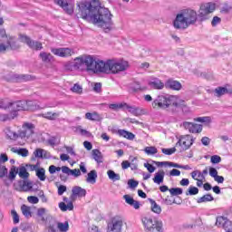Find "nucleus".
<instances>
[{
    "instance_id": "obj_4",
    "label": "nucleus",
    "mask_w": 232,
    "mask_h": 232,
    "mask_svg": "<svg viewBox=\"0 0 232 232\" xmlns=\"http://www.w3.org/2000/svg\"><path fill=\"white\" fill-rule=\"evenodd\" d=\"M184 106V101H179L175 95H159L152 102V108H160L161 110H168V108H180Z\"/></svg>"
},
{
    "instance_id": "obj_24",
    "label": "nucleus",
    "mask_w": 232,
    "mask_h": 232,
    "mask_svg": "<svg viewBox=\"0 0 232 232\" xmlns=\"http://www.w3.org/2000/svg\"><path fill=\"white\" fill-rule=\"evenodd\" d=\"M60 115L61 113L59 112L48 111V112L40 114V117H43L44 119H47V121H56L57 119H59Z\"/></svg>"
},
{
    "instance_id": "obj_1",
    "label": "nucleus",
    "mask_w": 232,
    "mask_h": 232,
    "mask_svg": "<svg viewBox=\"0 0 232 232\" xmlns=\"http://www.w3.org/2000/svg\"><path fill=\"white\" fill-rule=\"evenodd\" d=\"M82 66H86L88 72L97 73H121L128 70V61L124 60H95V58L89 54H84L74 59V70H82Z\"/></svg>"
},
{
    "instance_id": "obj_25",
    "label": "nucleus",
    "mask_w": 232,
    "mask_h": 232,
    "mask_svg": "<svg viewBox=\"0 0 232 232\" xmlns=\"http://www.w3.org/2000/svg\"><path fill=\"white\" fill-rule=\"evenodd\" d=\"M97 170L92 169L87 174L86 182L88 184H95L97 182Z\"/></svg>"
},
{
    "instance_id": "obj_50",
    "label": "nucleus",
    "mask_w": 232,
    "mask_h": 232,
    "mask_svg": "<svg viewBox=\"0 0 232 232\" xmlns=\"http://www.w3.org/2000/svg\"><path fill=\"white\" fill-rule=\"evenodd\" d=\"M45 214H46V208H40L37 209L36 215L41 218L42 222H46V218H44Z\"/></svg>"
},
{
    "instance_id": "obj_13",
    "label": "nucleus",
    "mask_w": 232,
    "mask_h": 232,
    "mask_svg": "<svg viewBox=\"0 0 232 232\" xmlns=\"http://www.w3.org/2000/svg\"><path fill=\"white\" fill-rule=\"evenodd\" d=\"M23 130L19 133L22 139L25 137L30 139V136L34 133V130H35V126L33 123H24L23 126Z\"/></svg>"
},
{
    "instance_id": "obj_5",
    "label": "nucleus",
    "mask_w": 232,
    "mask_h": 232,
    "mask_svg": "<svg viewBox=\"0 0 232 232\" xmlns=\"http://www.w3.org/2000/svg\"><path fill=\"white\" fill-rule=\"evenodd\" d=\"M216 5L213 2H208L206 4H202L198 12V21L199 23H204V21H208L211 19V14L215 12Z\"/></svg>"
},
{
    "instance_id": "obj_7",
    "label": "nucleus",
    "mask_w": 232,
    "mask_h": 232,
    "mask_svg": "<svg viewBox=\"0 0 232 232\" xmlns=\"http://www.w3.org/2000/svg\"><path fill=\"white\" fill-rule=\"evenodd\" d=\"M19 39L21 43L27 44L31 50H35L36 52L43 50V44L41 42L34 41L26 34H19Z\"/></svg>"
},
{
    "instance_id": "obj_37",
    "label": "nucleus",
    "mask_w": 232,
    "mask_h": 232,
    "mask_svg": "<svg viewBox=\"0 0 232 232\" xmlns=\"http://www.w3.org/2000/svg\"><path fill=\"white\" fill-rule=\"evenodd\" d=\"M92 159H94L98 164L102 163V152L97 149L92 150Z\"/></svg>"
},
{
    "instance_id": "obj_26",
    "label": "nucleus",
    "mask_w": 232,
    "mask_h": 232,
    "mask_svg": "<svg viewBox=\"0 0 232 232\" xmlns=\"http://www.w3.org/2000/svg\"><path fill=\"white\" fill-rule=\"evenodd\" d=\"M18 184L22 191H30L34 188V184L31 181L19 180Z\"/></svg>"
},
{
    "instance_id": "obj_18",
    "label": "nucleus",
    "mask_w": 232,
    "mask_h": 232,
    "mask_svg": "<svg viewBox=\"0 0 232 232\" xmlns=\"http://www.w3.org/2000/svg\"><path fill=\"white\" fill-rule=\"evenodd\" d=\"M75 197H79V198L86 197V189L79 186L73 187L72 189L71 198L74 199Z\"/></svg>"
},
{
    "instance_id": "obj_44",
    "label": "nucleus",
    "mask_w": 232,
    "mask_h": 232,
    "mask_svg": "<svg viewBox=\"0 0 232 232\" xmlns=\"http://www.w3.org/2000/svg\"><path fill=\"white\" fill-rule=\"evenodd\" d=\"M213 200H215V198H213L211 194H207L198 199V204H202V202H213Z\"/></svg>"
},
{
    "instance_id": "obj_30",
    "label": "nucleus",
    "mask_w": 232,
    "mask_h": 232,
    "mask_svg": "<svg viewBox=\"0 0 232 232\" xmlns=\"http://www.w3.org/2000/svg\"><path fill=\"white\" fill-rule=\"evenodd\" d=\"M40 59L42 60L43 63H51L53 61V55L50 53L46 52H41L39 54Z\"/></svg>"
},
{
    "instance_id": "obj_45",
    "label": "nucleus",
    "mask_w": 232,
    "mask_h": 232,
    "mask_svg": "<svg viewBox=\"0 0 232 232\" xmlns=\"http://www.w3.org/2000/svg\"><path fill=\"white\" fill-rule=\"evenodd\" d=\"M5 134H6V137L11 140H15L19 137V135H17L16 132L12 131L10 128L5 129Z\"/></svg>"
},
{
    "instance_id": "obj_47",
    "label": "nucleus",
    "mask_w": 232,
    "mask_h": 232,
    "mask_svg": "<svg viewBox=\"0 0 232 232\" xmlns=\"http://www.w3.org/2000/svg\"><path fill=\"white\" fill-rule=\"evenodd\" d=\"M126 103H111L109 105L110 110H113V111H119V110H122L125 108Z\"/></svg>"
},
{
    "instance_id": "obj_53",
    "label": "nucleus",
    "mask_w": 232,
    "mask_h": 232,
    "mask_svg": "<svg viewBox=\"0 0 232 232\" xmlns=\"http://www.w3.org/2000/svg\"><path fill=\"white\" fill-rule=\"evenodd\" d=\"M71 92H73V93H78V95H81L82 93V86H81L78 83H75L72 88Z\"/></svg>"
},
{
    "instance_id": "obj_11",
    "label": "nucleus",
    "mask_w": 232,
    "mask_h": 232,
    "mask_svg": "<svg viewBox=\"0 0 232 232\" xmlns=\"http://www.w3.org/2000/svg\"><path fill=\"white\" fill-rule=\"evenodd\" d=\"M107 232H122V219L120 218H112L111 223L108 224Z\"/></svg>"
},
{
    "instance_id": "obj_6",
    "label": "nucleus",
    "mask_w": 232,
    "mask_h": 232,
    "mask_svg": "<svg viewBox=\"0 0 232 232\" xmlns=\"http://www.w3.org/2000/svg\"><path fill=\"white\" fill-rule=\"evenodd\" d=\"M141 222L146 232H162V221L153 219L151 217H144Z\"/></svg>"
},
{
    "instance_id": "obj_48",
    "label": "nucleus",
    "mask_w": 232,
    "mask_h": 232,
    "mask_svg": "<svg viewBox=\"0 0 232 232\" xmlns=\"http://www.w3.org/2000/svg\"><path fill=\"white\" fill-rule=\"evenodd\" d=\"M187 197L198 195V188L190 186L188 187V190L186 191Z\"/></svg>"
},
{
    "instance_id": "obj_43",
    "label": "nucleus",
    "mask_w": 232,
    "mask_h": 232,
    "mask_svg": "<svg viewBox=\"0 0 232 232\" xmlns=\"http://www.w3.org/2000/svg\"><path fill=\"white\" fill-rule=\"evenodd\" d=\"M57 228L61 232H66L70 229V225L68 224V221H65L64 223L58 222L56 223V229Z\"/></svg>"
},
{
    "instance_id": "obj_34",
    "label": "nucleus",
    "mask_w": 232,
    "mask_h": 232,
    "mask_svg": "<svg viewBox=\"0 0 232 232\" xmlns=\"http://www.w3.org/2000/svg\"><path fill=\"white\" fill-rule=\"evenodd\" d=\"M130 90L131 93H139V92H144V90H146V87H142L140 86V83H139L138 82H135L130 85Z\"/></svg>"
},
{
    "instance_id": "obj_27",
    "label": "nucleus",
    "mask_w": 232,
    "mask_h": 232,
    "mask_svg": "<svg viewBox=\"0 0 232 232\" xmlns=\"http://www.w3.org/2000/svg\"><path fill=\"white\" fill-rule=\"evenodd\" d=\"M44 226V232H57V223H39Z\"/></svg>"
},
{
    "instance_id": "obj_57",
    "label": "nucleus",
    "mask_w": 232,
    "mask_h": 232,
    "mask_svg": "<svg viewBox=\"0 0 232 232\" xmlns=\"http://www.w3.org/2000/svg\"><path fill=\"white\" fill-rule=\"evenodd\" d=\"M161 151L164 155H173V153L177 151V149L175 147L170 149H161Z\"/></svg>"
},
{
    "instance_id": "obj_36",
    "label": "nucleus",
    "mask_w": 232,
    "mask_h": 232,
    "mask_svg": "<svg viewBox=\"0 0 232 232\" xmlns=\"http://www.w3.org/2000/svg\"><path fill=\"white\" fill-rule=\"evenodd\" d=\"M150 205H151V211H153V213H156L157 215H160V213H162V208H160V206L159 204H157V202H155V200L149 198Z\"/></svg>"
},
{
    "instance_id": "obj_32",
    "label": "nucleus",
    "mask_w": 232,
    "mask_h": 232,
    "mask_svg": "<svg viewBox=\"0 0 232 232\" xmlns=\"http://www.w3.org/2000/svg\"><path fill=\"white\" fill-rule=\"evenodd\" d=\"M59 208L61 211H73V202L69 201L67 205L64 202H60Z\"/></svg>"
},
{
    "instance_id": "obj_51",
    "label": "nucleus",
    "mask_w": 232,
    "mask_h": 232,
    "mask_svg": "<svg viewBox=\"0 0 232 232\" xmlns=\"http://www.w3.org/2000/svg\"><path fill=\"white\" fill-rule=\"evenodd\" d=\"M144 151L147 155H155L158 153L159 150L155 147L150 146V147H146L144 149Z\"/></svg>"
},
{
    "instance_id": "obj_49",
    "label": "nucleus",
    "mask_w": 232,
    "mask_h": 232,
    "mask_svg": "<svg viewBox=\"0 0 232 232\" xmlns=\"http://www.w3.org/2000/svg\"><path fill=\"white\" fill-rule=\"evenodd\" d=\"M226 222H227V218L225 217H218L216 219V226H218V227H224V224H226Z\"/></svg>"
},
{
    "instance_id": "obj_41",
    "label": "nucleus",
    "mask_w": 232,
    "mask_h": 232,
    "mask_svg": "<svg viewBox=\"0 0 232 232\" xmlns=\"http://www.w3.org/2000/svg\"><path fill=\"white\" fill-rule=\"evenodd\" d=\"M107 175L110 180H112L113 182L117 180H121V175L118 173H115V171H113L112 169L108 170Z\"/></svg>"
},
{
    "instance_id": "obj_23",
    "label": "nucleus",
    "mask_w": 232,
    "mask_h": 232,
    "mask_svg": "<svg viewBox=\"0 0 232 232\" xmlns=\"http://www.w3.org/2000/svg\"><path fill=\"white\" fill-rule=\"evenodd\" d=\"M166 175V172L164 170H159L154 174V178L152 179L154 184L160 185L162 182H164V177Z\"/></svg>"
},
{
    "instance_id": "obj_21",
    "label": "nucleus",
    "mask_w": 232,
    "mask_h": 232,
    "mask_svg": "<svg viewBox=\"0 0 232 232\" xmlns=\"http://www.w3.org/2000/svg\"><path fill=\"white\" fill-rule=\"evenodd\" d=\"M19 48H21V45L17 40L14 36L9 37L7 40V50H19Z\"/></svg>"
},
{
    "instance_id": "obj_10",
    "label": "nucleus",
    "mask_w": 232,
    "mask_h": 232,
    "mask_svg": "<svg viewBox=\"0 0 232 232\" xmlns=\"http://www.w3.org/2000/svg\"><path fill=\"white\" fill-rule=\"evenodd\" d=\"M52 53L53 55H56L57 57H72L75 52L72 50L71 48H52L51 49Z\"/></svg>"
},
{
    "instance_id": "obj_17",
    "label": "nucleus",
    "mask_w": 232,
    "mask_h": 232,
    "mask_svg": "<svg viewBox=\"0 0 232 232\" xmlns=\"http://www.w3.org/2000/svg\"><path fill=\"white\" fill-rule=\"evenodd\" d=\"M15 82H28V81H34V76L30 74H18L14 73L11 76Z\"/></svg>"
},
{
    "instance_id": "obj_33",
    "label": "nucleus",
    "mask_w": 232,
    "mask_h": 232,
    "mask_svg": "<svg viewBox=\"0 0 232 232\" xmlns=\"http://www.w3.org/2000/svg\"><path fill=\"white\" fill-rule=\"evenodd\" d=\"M59 208L61 211H73V202L69 201L67 205L64 202H60Z\"/></svg>"
},
{
    "instance_id": "obj_22",
    "label": "nucleus",
    "mask_w": 232,
    "mask_h": 232,
    "mask_svg": "<svg viewBox=\"0 0 232 232\" xmlns=\"http://www.w3.org/2000/svg\"><path fill=\"white\" fill-rule=\"evenodd\" d=\"M63 173L65 175H72V177H81V170L79 169H71L66 166L62 167Z\"/></svg>"
},
{
    "instance_id": "obj_38",
    "label": "nucleus",
    "mask_w": 232,
    "mask_h": 232,
    "mask_svg": "<svg viewBox=\"0 0 232 232\" xmlns=\"http://www.w3.org/2000/svg\"><path fill=\"white\" fill-rule=\"evenodd\" d=\"M18 175L20 179H24V180H26L28 177H30V173L26 170V167L22 166L18 169Z\"/></svg>"
},
{
    "instance_id": "obj_56",
    "label": "nucleus",
    "mask_w": 232,
    "mask_h": 232,
    "mask_svg": "<svg viewBox=\"0 0 232 232\" xmlns=\"http://www.w3.org/2000/svg\"><path fill=\"white\" fill-rule=\"evenodd\" d=\"M8 175V169L5 166L0 165V179L6 177Z\"/></svg>"
},
{
    "instance_id": "obj_63",
    "label": "nucleus",
    "mask_w": 232,
    "mask_h": 232,
    "mask_svg": "<svg viewBox=\"0 0 232 232\" xmlns=\"http://www.w3.org/2000/svg\"><path fill=\"white\" fill-rule=\"evenodd\" d=\"M27 200L30 204H39V198L35 196H29Z\"/></svg>"
},
{
    "instance_id": "obj_29",
    "label": "nucleus",
    "mask_w": 232,
    "mask_h": 232,
    "mask_svg": "<svg viewBox=\"0 0 232 232\" xmlns=\"http://www.w3.org/2000/svg\"><path fill=\"white\" fill-rule=\"evenodd\" d=\"M17 117V111H11L10 114H0V122H6Z\"/></svg>"
},
{
    "instance_id": "obj_8",
    "label": "nucleus",
    "mask_w": 232,
    "mask_h": 232,
    "mask_svg": "<svg viewBox=\"0 0 232 232\" xmlns=\"http://www.w3.org/2000/svg\"><path fill=\"white\" fill-rule=\"evenodd\" d=\"M30 104H32V102H26V101H18V102H9V106L11 111H26L30 110Z\"/></svg>"
},
{
    "instance_id": "obj_39",
    "label": "nucleus",
    "mask_w": 232,
    "mask_h": 232,
    "mask_svg": "<svg viewBox=\"0 0 232 232\" xmlns=\"http://www.w3.org/2000/svg\"><path fill=\"white\" fill-rule=\"evenodd\" d=\"M13 153H17L21 157H28V150L26 149H17L15 147L11 148Z\"/></svg>"
},
{
    "instance_id": "obj_58",
    "label": "nucleus",
    "mask_w": 232,
    "mask_h": 232,
    "mask_svg": "<svg viewBox=\"0 0 232 232\" xmlns=\"http://www.w3.org/2000/svg\"><path fill=\"white\" fill-rule=\"evenodd\" d=\"M44 150L43 149H36L34 151V155L36 159H43V155H44Z\"/></svg>"
},
{
    "instance_id": "obj_46",
    "label": "nucleus",
    "mask_w": 232,
    "mask_h": 232,
    "mask_svg": "<svg viewBox=\"0 0 232 232\" xmlns=\"http://www.w3.org/2000/svg\"><path fill=\"white\" fill-rule=\"evenodd\" d=\"M171 197H177L179 195H182L184 193V190L181 188H171L169 189Z\"/></svg>"
},
{
    "instance_id": "obj_59",
    "label": "nucleus",
    "mask_w": 232,
    "mask_h": 232,
    "mask_svg": "<svg viewBox=\"0 0 232 232\" xmlns=\"http://www.w3.org/2000/svg\"><path fill=\"white\" fill-rule=\"evenodd\" d=\"M128 186H129V188H130V189H135V188H137V186H139V181H137L135 179H129Z\"/></svg>"
},
{
    "instance_id": "obj_12",
    "label": "nucleus",
    "mask_w": 232,
    "mask_h": 232,
    "mask_svg": "<svg viewBox=\"0 0 232 232\" xmlns=\"http://www.w3.org/2000/svg\"><path fill=\"white\" fill-rule=\"evenodd\" d=\"M185 130H188L189 133H201L202 132V125H198L197 123L184 121L182 124Z\"/></svg>"
},
{
    "instance_id": "obj_2",
    "label": "nucleus",
    "mask_w": 232,
    "mask_h": 232,
    "mask_svg": "<svg viewBox=\"0 0 232 232\" xmlns=\"http://www.w3.org/2000/svg\"><path fill=\"white\" fill-rule=\"evenodd\" d=\"M77 6L79 8L78 14H80L82 19L103 28L105 34L111 30L113 24L111 13L108 8L101 6L99 1L82 2L77 4Z\"/></svg>"
},
{
    "instance_id": "obj_9",
    "label": "nucleus",
    "mask_w": 232,
    "mask_h": 232,
    "mask_svg": "<svg viewBox=\"0 0 232 232\" xmlns=\"http://www.w3.org/2000/svg\"><path fill=\"white\" fill-rule=\"evenodd\" d=\"M180 146V151H186L189 150L191 146H193V139L189 138V136H181L179 141L176 143V147Z\"/></svg>"
},
{
    "instance_id": "obj_64",
    "label": "nucleus",
    "mask_w": 232,
    "mask_h": 232,
    "mask_svg": "<svg viewBox=\"0 0 232 232\" xmlns=\"http://www.w3.org/2000/svg\"><path fill=\"white\" fill-rule=\"evenodd\" d=\"M144 168L148 169L149 173H154L155 169H157L155 166L150 163H144Z\"/></svg>"
},
{
    "instance_id": "obj_54",
    "label": "nucleus",
    "mask_w": 232,
    "mask_h": 232,
    "mask_svg": "<svg viewBox=\"0 0 232 232\" xmlns=\"http://www.w3.org/2000/svg\"><path fill=\"white\" fill-rule=\"evenodd\" d=\"M223 229H225L226 232H232V221L227 219L223 224Z\"/></svg>"
},
{
    "instance_id": "obj_62",
    "label": "nucleus",
    "mask_w": 232,
    "mask_h": 232,
    "mask_svg": "<svg viewBox=\"0 0 232 232\" xmlns=\"http://www.w3.org/2000/svg\"><path fill=\"white\" fill-rule=\"evenodd\" d=\"M93 92H95L96 93H101V92H102V83H94Z\"/></svg>"
},
{
    "instance_id": "obj_16",
    "label": "nucleus",
    "mask_w": 232,
    "mask_h": 232,
    "mask_svg": "<svg viewBox=\"0 0 232 232\" xmlns=\"http://www.w3.org/2000/svg\"><path fill=\"white\" fill-rule=\"evenodd\" d=\"M214 93H216V97H222L226 94L232 95V88L229 85L218 86L214 90Z\"/></svg>"
},
{
    "instance_id": "obj_52",
    "label": "nucleus",
    "mask_w": 232,
    "mask_h": 232,
    "mask_svg": "<svg viewBox=\"0 0 232 232\" xmlns=\"http://www.w3.org/2000/svg\"><path fill=\"white\" fill-rule=\"evenodd\" d=\"M196 121L198 122H202L203 124H211V117L209 116L198 117Z\"/></svg>"
},
{
    "instance_id": "obj_19",
    "label": "nucleus",
    "mask_w": 232,
    "mask_h": 232,
    "mask_svg": "<svg viewBox=\"0 0 232 232\" xmlns=\"http://www.w3.org/2000/svg\"><path fill=\"white\" fill-rule=\"evenodd\" d=\"M123 198L126 202V204H129V206H131L134 208V209H140V202L134 200L133 198L130 195H124Z\"/></svg>"
},
{
    "instance_id": "obj_40",
    "label": "nucleus",
    "mask_w": 232,
    "mask_h": 232,
    "mask_svg": "<svg viewBox=\"0 0 232 232\" xmlns=\"http://www.w3.org/2000/svg\"><path fill=\"white\" fill-rule=\"evenodd\" d=\"M36 177L39 179V180L44 182V180H46V169H44V168H40V169H37Z\"/></svg>"
},
{
    "instance_id": "obj_28",
    "label": "nucleus",
    "mask_w": 232,
    "mask_h": 232,
    "mask_svg": "<svg viewBox=\"0 0 232 232\" xmlns=\"http://www.w3.org/2000/svg\"><path fill=\"white\" fill-rule=\"evenodd\" d=\"M125 108L128 109L129 113L135 115V117H139L142 113V110H140V108L135 107V106H130L128 105V103H126Z\"/></svg>"
},
{
    "instance_id": "obj_42",
    "label": "nucleus",
    "mask_w": 232,
    "mask_h": 232,
    "mask_svg": "<svg viewBox=\"0 0 232 232\" xmlns=\"http://www.w3.org/2000/svg\"><path fill=\"white\" fill-rule=\"evenodd\" d=\"M22 213L25 218H30L32 217V208L26 205H22Z\"/></svg>"
},
{
    "instance_id": "obj_60",
    "label": "nucleus",
    "mask_w": 232,
    "mask_h": 232,
    "mask_svg": "<svg viewBox=\"0 0 232 232\" xmlns=\"http://www.w3.org/2000/svg\"><path fill=\"white\" fill-rule=\"evenodd\" d=\"M11 215L13 217L14 224H19V214H17V211L12 210Z\"/></svg>"
},
{
    "instance_id": "obj_35",
    "label": "nucleus",
    "mask_w": 232,
    "mask_h": 232,
    "mask_svg": "<svg viewBox=\"0 0 232 232\" xmlns=\"http://www.w3.org/2000/svg\"><path fill=\"white\" fill-rule=\"evenodd\" d=\"M85 119H88V121H102V117L97 112H87L85 114Z\"/></svg>"
},
{
    "instance_id": "obj_20",
    "label": "nucleus",
    "mask_w": 232,
    "mask_h": 232,
    "mask_svg": "<svg viewBox=\"0 0 232 232\" xmlns=\"http://www.w3.org/2000/svg\"><path fill=\"white\" fill-rule=\"evenodd\" d=\"M149 86H150V88H153L154 90H162L165 84L164 82H161L159 78H153L149 82Z\"/></svg>"
},
{
    "instance_id": "obj_61",
    "label": "nucleus",
    "mask_w": 232,
    "mask_h": 232,
    "mask_svg": "<svg viewBox=\"0 0 232 232\" xmlns=\"http://www.w3.org/2000/svg\"><path fill=\"white\" fill-rule=\"evenodd\" d=\"M231 10V6L227 4L223 5V6L220 8L221 14H229Z\"/></svg>"
},
{
    "instance_id": "obj_14",
    "label": "nucleus",
    "mask_w": 232,
    "mask_h": 232,
    "mask_svg": "<svg viewBox=\"0 0 232 232\" xmlns=\"http://www.w3.org/2000/svg\"><path fill=\"white\" fill-rule=\"evenodd\" d=\"M165 88L173 90L174 92H180V90H182V83L177 80L169 79L165 82Z\"/></svg>"
},
{
    "instance_id": "obj_31",
    "label": "nucleus",
    "mask_w": 232,
    "mask_h": 232,
    "mask_svg": "<svg viewBox=\"0 0 232 232\" xmlns=\"http://www.w3.org/2000/svg\"><path fill=\"white\" fill-rule=\"evenodd\" d=\"M19 173V169L15 166H12L9 170L8 179L10 180V184L15 180V177H17V174Z\"/></svg>"
},
{
    "instance_id": "obj_55",
    "label": "nucleus",
    "mask_w": 232,
    "mask_h": 232,
    "mask_svg": "<svg viewBox=\"0 0 232 232\" xmlns=\"http://www.w3.org/2000/svg\"><path fill=\"white\" fill-rule=\"evenodd\" d=\"M210 162L212 164H220V162H222V158L218 155H213L210 158Z\"/></svg>"
},
{
    "instance_id": "obj_3",
    "label": "nucleus",
    "mask_w": 232,
    "mask_h": 232,
    "mask_svg": "<svg viewBox=\"0 0 232 232\" xmlns=\"http://www.w3.org/2000/svg\"><path fill=\"white\" fill-rule=\"evenodd\" d=\"M198 21L197 11L193 9H184L176 15L173 21V26L176 30H186Z\"/></svg>"
},
{
    "instance_id": "obj_15",
    "label": "nucleus",
    "mask_w": 232,
    "mask_h": 232,
    "mask_svg": "<svg viewBox=\"0 0 232 232\" xmlns=\"http://www.w3.org/2000/svg\"><path fill=\"white\" fill-rule=\"evenodd\" d=\"M55 5L61 6L63 10H64L65 14L72 15L73 14V5L72 4H68V2H64V0H54Z\"/></svg>"
}]
</instances>
